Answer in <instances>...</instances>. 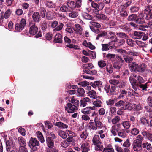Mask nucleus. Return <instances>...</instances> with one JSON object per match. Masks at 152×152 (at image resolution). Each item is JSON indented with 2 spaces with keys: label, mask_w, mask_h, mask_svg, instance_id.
I'll list each match as a JSON object with an SVG mask.
<instances>
[{
  "label": "nucleus",
  "mask_w": 152,
  "mask_h": 152,
  "mask_svg": "<svg viewBox=\"0 0 152 152\" xmlns=\"http://www.w3.org/2000/svg\"><path fill=\"white\" fill-rule=\"evenodd\" d=\"M129 80L132 88L135 91L137 90V86L144 83L145 81L143 78L140 75H137L135 73H132L129 77Z\"/></svg>",
  "instance_id": "obj_1"
},
{
  "label": "nucleus",
  "mask_w": 152,
  "mask_h": 152,
  "mask_svg": "<svg viewBox=\"0 0 152 152\" xmlns=\"http://www.w3.org/2000/svg\"><path fill=\"white\" fill-rule=\"evenodd\" d=\"M83 67H85L84 69L83 70V72L84 73L90 75H95L97 72L96 70L92 69L94 67L92 64L88 63L83 65Z\"/></svg>",
  "instance_id": "obj_2"
},
{
  "label": "nucleus",
  "mask_w": 152,
  "mask_h": 152,
  "mask_svg": "<svg viewBox=\"0 0 152 152\" xmlns=\"http://www.w3.org/2000/svg\"><path fill=\"white\" fill-rule=\"evenodd\" d=\"M119 52L122 56L123 59L126 63H129L133 60V57L127 54L126 50L122 49H120L119 50Z\"/></svg>",
  "instance_id": "obj_3"
},
{
  "label": "nucleus",
  "mask_w": 152,
  "mask_h": 152,
  "mask_svg": "<svg viewBox=\"0 0 152 152\" xmlns=\"http://www.w3.org/2000/svg\"><path fill=\"white\" fill-rule=\"evenodd\" d=\"M39 141L36 138L31 137L28 144L31 149L33 151H35L37 149V146H39Z\"/></svg>",
  "instance_id": "obj_4"
},
{
  "label": "nucleus",
  "mask_w": 152,
  "mask_h": 152,
  "mask_svg": "<svg viewBox=\"0 0 152 152\" xmlns=\"http://www.w3.org/2000/svg\"><path fill=\"white\" fill-rule=\"evenodd\" d=\"M26 25V20L22 18L19 23H16L15 26V29L16 32H20L24 28Z\"/></svg>",
  "instance_id": "obj_5"
},
{
  "label": "nucleus",
  "mask_w": 152,
  "mask_h": 152,
  "mask_svg": "<svg viewBox=\"0 0 152 152\" xmlns=\"http://www.w3.org/2000/svg\"><path fill=\"white\" fill-rule=\"evenodd\" d=\"M57 25L58 26L55 28L53 31H56L61 30L64 26V24L62 23H59L56 21H54L51 23V26L53 28H55Z\"/></svg>",
  "instance_id": "obj_6"
},
{
  "label": "nucleus",
  "mask_w": 152,
  "mask_h": 152,
  "mask_svg": "<svg viewBox=\"0 0 152 152\" xmlns=\"http://www.w3.org/2000/svg\"><path fill=\"white\" fill-rule=\"evenodd\" d=\"M142 144L141 141L137 140H134L132 144L134 150L137 152L141 150H142Z\"/></svg>",
  "instance_id": "obj_7"
},
{
  "label": "nucleus",
  "mask_w": 152,
  "mask_h": 152,
  "mask_svg": "<svg viewBox=\"0 0 152 152\" xmlns=\"http://www.w3.org/2000/svg\"><path fill=\"white\" fill-rule=\"evenodd\" d=\"M67 107H65V110L69 113H73L77 110L78 108L70 103L67 104Z\"/></svg>",
  "instance_id": "obj_8"
},
{
  "label": "nucleus",
  "mask_w": 152,
  "mask_h": 152,
  "mask_svg": "<svg viewBox=\"0 0 152 152\" xmlns=\"http://www.w3.org/2000/svg\"><path fill=\"white\" fill-rule=\"evenodd\" d=\"M120 124H117L114 126H113L111 130L112 134L113 136H115L118 134V133L121 131V129L120 127Z\"/></svg>",
  "instance_id": "obj_9"
},
{
  "label": "nucleus",
  "mask_w": 152,
  "mask_h": 152,
  "mask_svg": "<svg viewBox=\"0 0 152 152\" xmlns=\"http://www.w3.org/2000/svg\"><path fill=\"white\" fill-rule=\"evenodd\" d=\"M38 30V27L34 24L30 27L29 33L30 34L34 35L37 33Z\"/></svg>",
  "instance_id": "obj_10"
},
{
  "label": "nucleus",
  "mask_w": 152,
  "mask_h": 152,
  "mask_svg": "<svg viewBox=\"0 0 152 152\" xmlns=\"http://www.w3.org/2000/svg\"><path fill=\"white\" fill-rule=\"evenodd\" d=\"M32 18L34 22L38 23L41 20L39 13L37 12H34L32 15Z\"/></svg>",
  "instance_id": "obj_11"
},
{
  "label": "nucleus",
  "mask_w": 152,
  "mask_h": 152,
  "mask_svg": "<svg viewBox=\"0 0 152 152\" xmlns=\"http://www.w3.org/2000/svg\"><path fill=\"white\" fill-rule=\"evenodd\" d=\"M138 64L136 63L132 62L129 64V69L131 72H137Z\"/></svg>",
  "instance_id": "obj_12"
},
{
  "label": "nucleus",
  "mask_w": 152,
  "mask_h": 152,
  "mask_svg": "<svg viewBox=\"0 0 152 152\" xmlns=\"http://www.w3.org/2000/svg\"><path fill=\"white\" fill-rule=\"evenodd\" d=\"M144 34L143 32L135 31L132 34V37L134 39H140L143 36Z\"/></svg>",
  "instance_id": "obj_13"
},
{
  "label": "nucleus",
  "mask_w": 152,
  "mask_h": 152,
  "mask_svg": "<svg viewBox=\"0 0 152 152\" xmlns=\"http://www.w3.org/2000/svg\"><path fill=\"white\" fill-rule=\"evenodd\" d=\"M62 36L60 34H56L54 37L53 42L56 43H61L62 42Z\"/></svg>",
  "instance_id": "obj_14"
},
{
  "label": "nucleus",
  "mask_w": 152,
  "mask_h": 152,
  "mask_svg": "<svg viewBox=\"0 0 152 152\" xmlns=\"http://www.w3.org/2000/svg\"><path fill=\"white\" fill-rule=\"evenodd\" d=\"M81 149L82 152H88L90 150L88 143L85 142L83 143L81 146Z\"/></svg>",
  "instance_id": "obj_15"
},
{
  "label": "nucleus",
  "mask_w": 152,
  "mask_h": 152,
  "mask_svg": "<svg viewBox=\"0 0 152 152\" xmlns=\"http://www.w3.org/2000/svg\"><path fill=\"white\" fill-rule=\"evenodd\" d=\"M94 145H96L99 144H101V142L99 137L97 135H95L92 140Z\"/></svg>",
  "instance_id": "obj_16"
},
{
  "label": "nucleus",
  "mask_w": 152,
  "mask_h": 152,
  "mask_svg": "<svg viewBox=\"0 0 152 152\" xmlns=\"http://www.w3.org/2000/svg\"><path fill=\"white\" fill-rule=\"evenodd\" d=\"M46 142L47 146L49 148H51L54 147V141L50 137H47Z\"/></svg>",
  "instance_id": "obj_17"
},
{
  "label": "nucleus",
  "mask_w": 152,
  "mask_h": 152,
  "mask_svg": "<svg viewBox=\"0 0 152 152\" xmlns=\"http://www.w3.org/2000/svg\"><path fill=\"white\" fill-rule=\"evenodd\" d=\"M121 109L122 110H129L131 109V104L126 101H124L123 104L121 107Z\"/></svg>",
  "instance_id": "obj_18"
},
{
  "label": "nucleus",
  "mask_w": 152,
  "mask_h": 152,
  "mask_svg": "<svg viewBox=\"0 0 152 152\" xmlns=\"http://www.w3.org/2000/svg\"><path fill=\"white\" fill-rule=\"evenodd\" d=\"M13 140H7L6 142L7 151H10L11 148L14 146Z\"/></svg>",
  "instance_id": "obj_19"
},
{
  "label": "nucleus",
  "mask_w": 152,
  "mask_h": 152,
  "mask_svg": "<svg viewBox=\"0 0 152 152\" xmlns=\"http://www.w3.org/2000/svg\"><path fill=\"white\" fill-rule=\"evenodd\" d=\"M18 140L19 144L20 146V147H25L26 145V143L25 139L22 137H18Z\"/></svg>",
  "instance_id": "obj_20"
},
{
  "label": "nucleus",
  "mask_w": 152,
  "mask_h": 152,
  "mask_svg": "<svg viewBox=\"0 0 152 152\" xmlns=\"http://www.w3.org/2000/svg\"><path fill=\"white\" fill-rule=\"evenodd\" d=\"M60 10L63 12H67L71 11L70 8L66 4H66L62 5L60 8Z\"/></svg>",
  "instance_id": "obj_21"
},
{
  "label": "nucleus",
  "mask_w": 152,
  "mask_h": 152,
  "mask_svg": "<svg viewBox=\"0 0 152 152\" xmlns=\"http://www.w3.org/2000/svg\"><path fill=\"white\" fill-rule=\"evenodd\" d=\"M116 56L115 54L108 53L105 56L107 60L110 61L112 62H114L116 58Z\"/></svg>",
  "instance_id": "obj_22"
},
{
  "label": "nucleus",
  "mask_w": 152,
  "mask_h": 152,
  "mask_svg": "<svg viewBox=\"0 0 152 152\" xmlns=\"http://www.w3.org/2000/svg\"><path fill=\"white\" fill-rule=\"evenodd\" d=\"M146 69V65L144 63H142L138 65L137 72L142 73Z\"/></svg>",
  "instance_id": "obj_23"
},
{
  "label": "nucleus",
  "mask_w": 152,
  "mask_h": 152,
  "mask_svg": "<svg viewBox=\"0 0 152 152\" xmlns=\"http://www.w3.org/2000/svg\"><path fill=\"white\" fill-rule=\"evenodd\" d=\"M130 132V131L127 129H121V131L118 133V136L121 137L122 138H124L126 136V133H129Z\"/></svg>",
  "instance_id": "obj_24"
},
{
  "label": "nucleus",
  "mask_w": 152,
  "mask_h": 152,
  "mask_svg": "<svg viewBox=\"0 0 152 152\" xmlns=\"http://www.w3.org/2000/svg\"><path fill=\"white\" fill-rule=\"evenodd\" d=\"M90 100L88 97H86L83 98L80 100V106L83 107H85L87 104V102H90Z\"/></svg>",
  "instance_id": "obj_25"
},
{
  "label": "nucleus",
  "mask_w": 152,
  "mask_h": 152,
  "mask_svg": "<svg viewBox=\"0 0 152 152\" xmlns=\"http://www.w3.org/2000/svg\"><path fill=\"white\" fill-rule=\"evenodd\" d=\"M55 125L61 129H66L68 127V125L66 124L61 122H57L55 124Z\"/></svg>",
  "instance_id": "obj_26"
},
{
  "label": "nucleus",
  "mask_w": 152,
  "mask_h": 152,
  "mask_svg": "<svg viewBox=\"0 0 152 152\" xmlns=\"http://www.w3.org/2000/svg\"><path fill=\"white\" fill-rule=\"evenodd\" d=\"M75 28L73 29L74 31L76 33L80 35L82 34V27L80 25L78 24H76L75 25Z\"/></svg>",
  "instance_id": "obj_27"
},
{
  "label": "nucleus",
  "mask_w": 152,
  "mask_h": 152,
  "mask_svg": "<svg viewBox=\"0 0 152 152\" xmlns=\"http://www.w3.org/2000/svg\"><path fill=\"white\" fill-rule=\"evenodd\" d=\"M94 121H95L97 129H101L103 127V123L99 120L97 117H95L94 118Z\"/></svg>",
  "instance_id": "obj_28"
},
{
  "label": "nucleus",
  "mask_w": 152,
  "mask_h": 152,
  "mask_svg": "<svg viewBox=\"0 0 152 152\" xmlns=\"http://www.w3.org/2000/svg\"><path fill=\"white\" fill-rule=\"evenodd\" d=\"M90 121L88 124L89 128L93 130H96L97 129L95 121L92 120H91Z\"/></svg>",
  "instance_id": "obj_29"
},
{
  "label": "nucleus",
  "mask_w": 152,
  "mask_h": 152,
  "mask_svg": "<svg viewBox=\"0 0 152 152\" xmlns=\"http://www.w3.org/2000/svg\"><path fill=\"white\" fill-rule=\"evenodd\" d=\"M66 4L70 8L71 10H72L75 8H76L75 2L73 1H66Z\"/></svg>",
  "instance_id": "obj_30"
},
{
  "label": "nucleus",
  "mask_w": 152,
  "mask_h": 152,
  "mask_svg": "<svg viewBox=\"0 0 152 152\" xmlns=\"http://www.w3.org/2000/svg\"><path fill=\"white\" fill-rule=\"evenodd\" d=\"M45 5L47 8L48 9H52L55 8V5L52 1H46Z\"/></svg>",
  "instance_id": "obj_31"
},
{
  "label": "nucleus",
  "mask_w": 152,
  "mask_h": 152,
  "mask_svg": "<svg viewBox=\"0 0 152 152\" xmlns=\"http://www.w3.org/2000/svg\"><path fill=\"white\" fill-rule=\"evenodd\" d=\"M82 17L86 20H92L93 18V16L88 13L84 12L82 15Z\"/></svg>",
  "instance_id": "obj_32"
},
{
  "label": "nucleus",
  "mask_w": 152,
  "mask_h": 152,
  "mask_svg": "<svg viewBox=\"0 0 152 152\" xmlns=\"http://www.w3.org/2000/svg\"><path fill=\"white\" fill-rule=\"evenodd\" d=\"M40 27L42 31H46L48 27V23L46 20H44L40 24Z\"/></svg>",
  "instance_id": "obj_33"
},
{
  "label": "nucleus",
  "mask_w": 152,
  "mask_h": 152,
  "mask_svg": "<svg viewBox=\"0 0 152 152\" xmlns=\"http://www.w3.org/2000/svg\"><path fill=\"white\" fill-rule=\"evenodd\" d=\"M88 96L93 99H96L97 96L96 95V92L93 90L89 91L87 93Z\"/></svg>",
  "instance_id": "obj_34"
},
{
  "label": "nucleus",
  "mask_w": 152,
  "mask_h": 152,
  "mask_svg": "<svg viewBox=\"0 0 152 152\" xmlns=\"http://www.w3.org/2000/svg\"><path fill=\"white\" fill-rule=\"evenodd\" d=\"M96 17L97 18L99 19H102L106 20H109V18L107 17L105 15L102 14H99L96 15Z\"/></svg>",
  "instance_id": "obj_35"
},
{
  "label": "nucleus",
  "mask_w": 152,
  "mask_h": 152,
  "mask_svg": "<svg viewBox=\"0 0 152 152\" xmlns=\"http://www.w3.org/2000/svg\"><path fill=\"white\" fill-rule=\"evenodd\" d=\"M70 12L69 14V16L72 18H75L77 17L79 15L77 11L72 10Z\"/></svg>",
  "instance_id": "obj_36"
},
{
  "label": "nucleus",
  "mask_w": 152,
  "mask_h": 152,
  "mask_svg": "<svg viewBox=\"0 0 152 152\" xmlns=\"http://www.w3.org/2000/svg\"><path fill=\"white\" fill-rule=\"evenodd\" d=\"M121 66L122 64H120L119 62H118V60L114 61L113 64V67L118 70L120 69Z\"/></svg>",
  "instance_id": "obj_37"
},
{
  "label": "nucleus",
  "mask_w": 152,
  "mask_h": 152,
  "mask_svg": "<svg viewBox=\"0 0 152 152\" xmlns=\"http://www.w3.org/2000/svg\"><path fill=\"white\" fill-rule=\"evenodd\" d=\"M148 83H146L145 84L142 83L141 84L138 85L137 86V89L138 88L142 89L143 91H146L147 88H148Z\"/></svg>",
  "instance_id": "obj_38"
},
{
  "label": "nucleus",
  "mask_w": 152,
  "mask_h": 152,
  "mask_svg": "<svg viewBox=\"0 0 152 152\" xmlns=\"http://www.w3.org/2000/svg\"><path fill=\"white\" fill-rule=\"evenodd\" d=\"M106 69L107 72L109 74H111L113 72V69L111 64H107L106 66Z\"/></svg>",
  "instance_id": "obj_39"
},
{
  "label": "nucleus",
  "mask_w": 152,
  "mask_h": 152,
  "mask_svg": "<svg viewBox=\"0 0 152 152\" xmlns=\"http://www.w3.org/2000/svg\"><path fill=\"white\" fill-rule=\"evenodd\" d=\"M121 124L122 125L123 127L126 129H129L131 125L130 122L127 121H125L122 122Z\"/></svg>",
  "instance_id": "obj_40"
},
{
  "label": "nucleus",
  "mask_w": 152,
  "mask_h": 152,
  "mask_svg": "<svg viewBox=\"0 0 152 152\" xmlns=\"http://www.w3.org/2000/svg\"><path fill=\"white\" fill-rule=\"evenodd\" d=\"M140 121L141 123L143 125L146 126H149L148 124L149 121L146 118L142 117L140 118Z\"/></svg>",
  "instance_id": "obj_41"
},
{
  "label": "nucleus",
  "mask_w": 152,
  "mask_h": 152,
  "mask_svg": "<svg viewBox=\"0 0 152 152\" xmlns=\"http://www.w3.org/2000/svg\"><path fill=\"white\" fill-rule=\"evenodd\" d=\"M116 35L120 38L126 39H127L129 37L126 34L123 32L116 33Z\"/></svg>",
  "instance_id": "obj_42"
},
{
  "label": "nucleus",
  "mask_w": 152,
  "mask_h": 152,
  "mask_svg": "<svg viewBox=\"0 0 152 152\" xmlns=\"http://www.w3.org/2000/svg\"><path fill=\"white\" fill-rule=\"evenodd\" d=\"M126 53L129 55H130L131 56H137L138 55L139 53L138 52H135L134 51H132L130 50L128 52L126 51Z\"/></svg>",
  "instance_id": "obj_43"
},
{
  "label": "nucleus",
  "mask_w": 152,
  "mask_h": 152,
  "mask_svg": "<svg viewBox=\"0 0 152 152\" xmlns=\"http://www.w3.org/2000/svg\"><path fill=\"white\" fill-rule=\"evenodd\" d=\"M145 12H148L150 15L152 13V6L151 5H148L145 7Z\"/></svg>",
  "instance_id": "obj_44"
},
{
  "label": "nucleus",
  "mask_w": 152,
  "mask_h": 152,
  "mask_svg": "<svg viewBox=\"0 0 152 152\" xmlns=\"http://www.w3.org/2000/svg\"><path fill=\"white\" fill-rule=\"evenodd\" d=\"M129 10L131 13H136L138 11L139 8L137 6H133L131 7Z\"/></svg>",
  "instance_id": "obj_45"
},
{
  "label": "nucleus",
  "mask_w": 152,
  "mask_h": 152,
  "mask_svg": "<svg viewBox=\"0 0 152 152\" xmlns=\"http://www.w3.org/2000/svg\"><path fill=\"white\" fill-rule=\"evenodd\" d=\"M110 43H109L108 44H102V51H108L109 50V46L110 45Z\"/></svg>",
  "instance_id": "obj_46"
},
{
  "label": "nucleus",
  "mask_w": 152,
  "mask_h": 152,
  "mask_svg": "<svg viewBox=\"0 0 152 152\" xmlns=\"http://www.w3.org/2000/svg\"><path fill=\"white\" fill-rule=\"evenodd\" d=\"M137 15L136 14H132L130 15L128 18V20L129 21H135L137 18Z\"/></svg>",
  "instance_id": "obj_47"
},
{
  "label": "nucleus",
  "mask_w": 152,
  "mask_h": 152,
  "mask_svg": "<svg viewBox=\"0 0 152 152\" xmlns=\"http://www.w3.org/2000/svg\"><path fill=\"white\" fill-rule=\"evenodd\" d=\"M78 95L77 96H83L85 93L84 90L82 88H78L77 89Z\"/></svg>",
  "instance_id": "obj_48"
},
{
  "label": "nucleus",
  "mask_w": 152,
  "mask_h": 152,
  "mask_svg": "<svg viewBox=\"0 0 152 152\" xmlns=\"http://www.w3.org/2000/svg\"><path fill=\"white\" fill-rule=\"evenodd\" d=\"M88 135V134L86 130L82 132L80 135V137L81 138L83 139V140H85L87 138Z\"/></svg>",
  "instance_id": "obj_49"
},
{
  "label": "nucleus",
  "mask_w": 152,
  "mask_h": 152,
  "mask_svg": "<svg viewBox=\"0 0 152 152\" xmlns=\"http://www.w3.org/2000/svg\"><path fill=\"white\" fill-rule=\"evenodd\" d=\"M120 15L121 17H125L127 16V11L124 8H122L120 12Z\"/></svg>",
  "instance_id": "obj_50"
},
{
  "label": "nucleus",
  "mask_w": 152,
  "mask_h": 152,
  "mask_svg": "<svg viewBox=\"0 0 152 152\" xmlns=\"http://www.w3.org/2000/svg\"><path fill=\"white\" fill-rule=\"evenodd\" d=\"M98 64L99 66L101 68H103L107 65L106 62L104 60L99 61L98 62Z\"/></svg>",
  "instance_id": "obj_51"
},
{
  "label": "nucleus",
  "mask_w": 152,
  "mask_h": 152,
  "mask_svg": "<svg viewBox=\"0 0 152 152\" xmlns=\"http://www.w3.org/2000/svg\"><path fill=\"white\" fill-rule=\"evenodd\" d=\"M139 132V130L136 128H133L131 129V133L133 136L137 135Z\"/></svg>",
  "instance_id": "obj_52"
},
{
  "label": "nucleus",
  "mask_w": 152,
  "mask_h": 152,
  "mask_svg": "<svg viewBox=\"0 0 152 152\" xmlns=\"http://www.w3.org/2000/svg\"><path fill=\"white\" fill-rule=\"evenodd\" d=\"M58 135L63 139H66L67 137L66 133L62 130H61L59 132Z\"/></svg>",
  "instance_id": "obj_53"
},
{
  "label": "nucleus",
  "mask_w": 152,
  "mask_h": 152,
  "mask_svg": "<svg viewBox=\"0 0 152 152\" xmlns=\"http://www.w3.org/2000/svg\"><path fill=\"white\" fill-rule=\"evenodd\" d=\"M95 150L99 151H101L103 148V145H101V144H99L95 145Z\"/></svg>",
  "instance_id": "obj_54"
},
{
  "label": "nucleus",
  "mask_w": 152,
  "mask_h": 152,
  "mask_svg": "<svg viewBox=\"0 0 152 152\" xmlns=\"http://www.w3.org/2000/svg\"><path fill=\"white\" fill-rule=\"evenodd\" d=\"M120 91L121 93L119 96L120 98H124V96L127 94V91L125 90L121 89L120 90Z\"/></svg>",
  "instance_id": "obj_55"
},
{
  "label": "nucleus",
  "mask_w": 152,
  "mask_h": 152,
  "mask_svg": "<svg viewBox=\"0 0 152 152\" xmlns=\"http://www.w3.org/2000/svg\"><path fill=\"white\" fill-rule=\"evenodd\" d=\"M109 82L110 83L113 85L114 86H117L119 83V80L115 79L110 80Z\"/></svg>",
  "instance_id": "obj_56"
},
{
  "label": "nucleus",
  "mask_w": 152,
  "mask_h": 152,
  "mask_svg": "<svg viewBox=\"0 0 152 152\" xmlns=\"http://www.w3.org/2000/svg\"><path fill=\"white\" fill-rule=\"evenodd\" d=\"M37 137L38 138L39 140L42 143L44 142L45 140L43 135L42 133L40 132H38V133L37 134Z\"/></svg>",
  "instance_id": "obj_57"
},
{
  "label": "nucleus",
  "mask_w": 152,
  "mask_h": 152,
  "mask_svg": "<svg viewBox=\"0 0 152 152\" xmlns=\"http://www.w3.org/2000/svg\"><path fill=\"white\" fill-rule=\"evenodd\" d=\"M135 22L137 24H142L145 23V20L144 18H137Z\"/></svg>",
  "instance_id": "obj_58"
},
{
  "label": "nucleus",
  "mask_w": 152,
  "mask_h": 152,
  "mask_svg": "<svg viewBox=\"0 0 152 152\" xmlns=\"http://www.w3.org/2000/svg\"><path fill=\"white\" fill-rule=\"evenodd\" d=\"M89 83L86 81H83L78 83V85H80L83 87L89 86Z\"/></svg>",
  "instance_id": "obj_59"
},
{
  "label": "nucleus",
  "mask_w": 152,
  "mask_h": 152,
  "mask_svg": "<svg viewBox=\"0 0 152 152\" xmlns=\"http://www.w3.org/2000/svg\"><path fill=\"white\" fill-rule=\"evenodd\" d=\"M102 103L101 101L98 99H97L96 101H94L93 104L96 107H100L101 106V104Z\"/></svg>",
  "instance_id": "obj_60"
},
{
  "label": "nucleus",
  "mask_w": 152,
  "mask_h": 152,
  "mask_svg": "<svg viewBox=\"0 0 152 152\" xmlns=\"http://www.w3.org/2000/svg\"><path fill=\"white\" fill-rule=\"evenodd\" d=\"M11 13V10L10 9H8L4 13V18L5 19L8 18L10 16Z\"/></svg>",
  "instance_id": "obj_61"
},
{
  "label": "nucleus",
  "mask_w": 152,
  "mask_h": 152,
  "mask_svg": "<svg viewBox=\"0 0 152 152\" xmlns=\"http://www.w3.org/2000/svg\"><path fill=\"white\" fill-rule=\"evenodd\" d=\"M70 144V143L68 142L66 140H64L61 142V147L66 148L69 146Z\"/></svg>",
  "instance_id": "obj_62"
},
{
  "label": "nucleus",
  "mask_w": 152,
  "mask_h": 152,
  "mask_svg": "<svg viewBox=\"0 0 152 152\" xmlns=\"http://www.w3.org/2000/svg\"><path fill=\"white\" fill-rule=\"evenodd\" d=\"M114 149L110 147H105L104 148L102 152H114Z\"/></svg>",
  "instance_id": "obj_63"
},
{
  "label": "nucleus",
  "mask_w": 152,
  "mask_h": 152,
  "mask_svg": "<svg viewBox=\"0 0 152 152\" xmlns=\"http://www.w3.org/2000/svg\"><path fill=\"white\" fill-rule=\"evenodd\" d=\"M147 101L148 105L152 107V95L148 97Z\"/></svg>",
  "instance_id": "obj_64"
}]
</instances>
